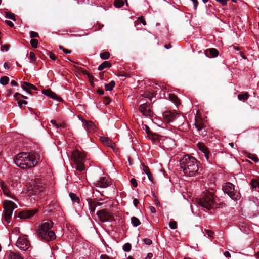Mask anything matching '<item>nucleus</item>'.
<instances>
[{
    "label": "nucleus",
    "instance_id": "nucleus-62",
    "mask_svg": "<svg viewBox=\"0 0 259 259\" xmlns=\"http://www.w3.org/2000/svg\"><path fill=\"white\" fill-rule=\"evenodd\" d=\"M100 258L101 259H111V258H110L108 256L105 254L101 255Z\"/></svg>",
    "mask_w": 259,
    "mask_h": 259
},
{
    "label": "nucleus",
    "instance_id": "nucleus-15",
    "mask_svg": "<svg viewBox=\"0 0 259 259\" xmlns=\"http://www.w3.org/2000/svg\"><path fill=\"white\" fill-rule=\"evenodd\" d=\"M95 185L96 187L106 188L109 185V182L107 180L106 177H102L95 183Z\"/></svg>",
    "mask_w": 259,
    "mask_h": 259
},
{
    "label": "nucleus",
    "instance_id": "nucleus-18",
    "mask_svg": "<svg viewBox=\"0 0 259 259\" xmlns=\"http://www.w3.org/2000/svg\"><path fill=\"white\" fill-rule=\"evenodd\" d=\"M100 140L102 142L106 145L107 146L111 148L112 149L114 148L115 143L113 142L110 139L108 138H106L104 137H102L100 138Z\"/></svg>",
    "mask_w": 259,
    "mask_h": 259
},
{
    "label": "nucleus",
    "instance_id": "nucleus-49",
    "mask_svg": "<svg viewBox=\"0 0 259 259\" xmlns=\"http://www.w3.org/2000/svg\"><path fill=\"white\" fill-rule=\"evenodd\" d=\"M217 2L221 4L222 6H226L227 4L228 1L229 0H215Z\"/></svg>",
    "mask_w": 259,
    "mask_h": 259
},
{
    "label": "nucleus",
    "instance_id": "nucleus-35",
    "mask_svg": "<svg viewBox=\"0 0 259 259\" xmlns=\"http://www.w3.org/2000/svg\"><path fill=\"white\" fill-rule=\"evenodd\" d=\"M76 164V169L79 171H82L85 168L84 165L83 164V162L75 163Z\"/></svg>",
    "mask_w": 259,
    "mask_h": 259
},
{
    "label": "nucleus",
    "instance_id": "nucleus-56",
    "mask_svg": "<svg viewBox=\"0 0 259 259\" xmlns=\"http://www.w3.org/2000/svg\"><path fill=\"white\" fill-rule=\"evenodd\" d=\"M145 130H146V132L147 134V136L150 135V134H151L152 133V132L150 131V128L148 126L145 125Z\"/></svg>",
    "mask_w": 259,
    "mask_h": 259
},
{
    "label": "nucleus",
    "instance_id": "nucleus-20",
    "mask_svg": "<svg viewBox=\"0 0 259 259\" xmlns=\"http://www.w3.org/2000/svg\"><path fill=\"white\" fill-rule=\"evenodd\" d=\"M148 137L156 144L158 143L159 140V135L158 134L152 132Z\"/></svg>",
    "mask_w": 259,
    "mask_h": 259
},
{
    "label": "nucleus",
    "instance_id": "nucleus-24",
    "mask_svg": "<svg viewBox=\"0 0 259 259\" xmlns=\"http://www.w3.org/2000/svg\"><path fill=\"white\" fill-rule=\"evenodd\" d=\"M111 66V64L108 61H104L100 64L98 67V70L99 71L103 70L105 68H110Z\"/></svg>",
    "mask_w": 259,
    "mask_h": 259
},
{
    "label": "nucleus",
    "instance_id": "nucleus-16",
    "mask_svg": "<svg viewBox=\"0 0 259 259\" xmlns=\"http://www.w3.org/2000/svg\"><path fill=\"white\" fill-rule=\"evenodd\" d=\"M21 87L24 90L30 94H31V90H37V88L34 85L27 82H24L22 83Z\"/></svg>",
    "mask_w": 259,
    "mask_h": 259
},
{
    "label": "nucleus",
    "instance_id": "nucleus-23",
    "mask_svg": "<svg viewBox=\"0 0 259 259\" xmlns=\"http://www.w3.org/2000/svg\"><path fill=\"white\" fill-rule=\"evenodd\" d=\"M1 187L5 195L12 198V197L10 195V191L8 188L5 185V183L3 182H1Z\"/></svg>",
    "mask_w": 259,
    "mask_h": 259
},
{
    "label": "nucleus",
    "instance_id": "nucleus-60",
    "mask_svg": "<svg viewBox=\"0 0 259 259\" xmlns=\"http://www.w3.org/2000/svg\"><path fill=\"white\" fill-rule=\"evenodd\" d=\"M133 203H134V206L137 207V205L139 203V201L138 199H134V200H133Z\"/></svg>",
    "mask_w": 259,
    "mask_h": 259
},
{
    "label": "nucleus",
    "instance_id": "nucleus-28",
    "mask_svg": "<svg viewBox=\"0 0 259 259\" xmlns=\"http://www.w3.org/2000/svg\"><path fill=\"white\" fill-rule=\"evenodd\" d=\"M115 85V83L114 81H111L109 83L105 85V89L106 91H111Z\"/></svg>",
    "mask_w": 259,
    "mask_h": 259
},
{
    "label": "nucleus",
    "instance_id": "nucleus-31",
    "mask_svg": "<svg viewBox=\"0 0 259 259\" xmlns=\"http://www.w3.org/2000/svg\"><path fill=\"white\" fill-rule=\"evenodd\" d=\"M69 196L73 202L79 203V199L75 194L71 192L69 193Z\"/></svg>",
    "mask_w": 259,
    "mask_h": 259
},
{
    "label": "nucleus",
    "instance_id": "nucleus-61",
    "mask_svg": "<svg viewBox=\"0 0 259 259\" xmlns=\"http://www.w3.org/2000/svg\"><path fill=\"white\" fill-rule=\"evenodd\" d=\"M51 123H52L57 128L59 127V124L56 123L55 120H51Z\"/></svg>",
    "mask_w": 259,
    "mask_h": 259
},
{
    "label": "nucleus",
    "instance_id": "nucleus-47",
    "mask_svg": "<svg viewBox=\"0 0 259 259\" xmlns=\"http://www.w3.org/2000/svg\"><path fill=\"white\" fill-rule=\"evenodd\" d=\"M48 54L49 56L50 59H52V60H56L57 58H56V56L54 54L51 53V52H48Z\"/></svg>",
    "mask_w": 259,
    "mask_h": 259
},
{
    "label": "nucleus",
    "instance_id": "nucleus-57",
    "mask_svg": "<svg viewBox=\"0 0 259 259\" xmlns=\"http://www.w3.org/2000/svg\"><path fill=\"white\" fill-rule=\"evenodd\" d=\"M191 1H192L193 3L194 9H196L198 4V2L197 0H191Z\"/></svg>",
    "mask_w": 259,
    "mask_h": 259
},
{
    "label": "nucleus",
    "instance_id": "nucleus-48",
    "mask_svg": "<svg viewBox=\"0 0 259 259\" xmlns=\"http://www.w3.org/2000/svg\"><path fill=\"white\" fill-rule=\"evenodd\" d=\"M142 166H143V170L144 171V172L146 174L148 173V172H150V170H149V167L145 165L144 164H143Z\"/></svg>",
    "mask_w": 259,
    "mask_h": 259
},
{
    "label": "nucleus",
    "instance_id": "nucleus-30",
    "mask_svg": "<svg viewBox=\"0 0 259 259\" xmlns=\"http://www.w3.org/2000/svg\"><path fill=\"white\" fill-rule=\"evenodd\" d=\"M195 126L199 132H200L203 128V124L201 121H198L196 119Z\"/></svg>",
    "mask_w": 259,
    "mask_h": 259
},
{
    "label": "nucleus",
    "instance_id": "nucleus-9",
    "mask_svg": "<svg viewBox=\"0 0 259 259\" xmlns=\"http://www.w3.org/2000/svg\"><path fill=\"white\" fill-rule=\"evenodd\" d=\"M37 212V209L26 210L18 212L17 217L21 219H27L33 216Z\"/></svg>",
    "mask_w": 259,
    "mask_h": 259
},
{
    "label": "nucleus",
    "instance_id": "nucleus-26",
    "mask_svg": "<svg viewBox=\"0 0 259 259\" xmlns=\"http://www.w3.org/2000/svg\"><path fill=\"white\" fill-rule=\"evenodd\" d=\"M169 99L175 104L179 103V100L178 97L174 94H170L169 95Z\"/></svg>",
    "mask_w": 259,
    "mask_h": 259
},
{
    "label": "nucleus",
    "instance_id": "nucleus-34",
    "mask_svg": "<svg viewBox=\"0 0 259 259\" xmlns=\"http://www.w3.org/2000/svg\"><path fill=\"white\" fill-rule=\"evenodd\" d=\"M5 13H6L5 17L6 18L12 19L14 21H16L15 15L14 13H12L11 12H5Z\"/></svg>",
    "mask_w": 259,
    "mask_h": 259
},
{
    "label": "nucleus",
    "instance_id": "nucleus-50",
    "mask_svg": "<svg viewBox=\"0 0 259 259\" xmlns=\"http://www.w3.org/2000/svg\"><path fill=\"white\" fill-rule=\"evenodd\" d=\"M130 182H131L132 185L133 186V187H137L138 183L137 182L135 178L131 179Z\"/></svg>",
    "mask_w": 259,
    "mask_h": 259
},
{
    "label": "nucleus",
    "instance_id": "nucleus-6",
    "mask_svg": "<svg viewBox=\"0 0 259 259\" xmlns=\"http://www.w3.org/2000/svg\"><path fill=\"white\" fill-rule=\"evenodd\" d=\"M223 190L234 200H239L241 197L240 193L235 189V186L230 182L225 183L223 187Z\"/></svg>",
    "mask_w": 259,
    "mask_h": 259
},
{
    "label": "nucleus",
    "instance_id": "nucleus-21",
    "mask_svg": "<svg viewBox=\"0 0 259 259\" xmlns=\"http://www.w3.org/2000/svg\"><path fill=\"white\" fill-rule=\"evenodd\" d=\"M8 259H23L18 253L10 251L8 254Z\"/></svg>",
    "mask_w": 259,
    "mask_h": 259
},
{
    "label": "nucleus",
    "instance_id": "nucleus-1",
    "mask_svg": "<svg viewBox=\"0 0 259 259\" xmlns=\"http://www.w3.org/2000/svg\"><path fill=\"white\" fill-rule=\"evenodd\" d=\"M39 155L36 153L22 152L17 154L14 158L15 163L19 167L25 169L36 165L39 159Z\"/></svg>",
    "mask_w": 259,
    "mask_h": 259
},
{
    "label": "nucleus",
    "instance_id": "nucleus-40",
    "mask_svg": "<svg viewBox=\"0 0 259 259\" xmlns=\"http://www.w3.org/2000/svg\"><path fill=\"white\" fill-rule=\"evenodd\" d=\"M75 67L80 72H81V73H82L84 75H88V74H89V73L86 70L84 69L83 68H82L80 67Z\"/></svg>",
    "mask_w": 259,
    "mask_h": 259
},
{
    "label": "nucleus",
    "instance_id": "nucleus-44",
    "mask_svg": "<svg viewBox=\"0 0 259 259\" xmlns=\"http://www.w3.org/2000/svg\"><path fill=\"white\" fill-rule=\"evenodd\" d=\"M18 106H19V107L20 108H21L22 107V104L26 105V104H27V102L26 101H23V100L18 99Z\"/></svg>",
    "mask_w": 259,
    "mask_h": 259
},
{
    "label": "nucleus",
    "instance_id": "nucleus-53",
    "mask_svg": "<svg viewBox=\"0 0 259 259\" xmlns=\"http://www.w3.org/2000/svg\"><path fill=\"white\" fill-rule=\"evenodd\" d=\"M5 23L7 24L8 26H9L10 27H14V24L13 23L9 20H6L5 21Z\"/></svg>",
    "mask_w": 259,
    "mask_h": 259
},
{
    "label": "nucleus",
    "instance_id": "nucleus-27",
    "mask_svg": "<svg viewBox=\"0 0 259 259\" xmlns=\"http://www.w3.org/2000/svg\"><path fill=\"white\" fill-rule=\"evenodd\" d=\"M131 221L132 224L135 227H137L141 224V222L139 221V220L136 217H133L131 218Z\"/></svg>",
    "mask_w": 259,
    "mask_h": 259
},
{
    "label": "nucleus",
    "instance_id": "nucleus-58",
    "mask_svg": "<svg viewBox=\"0 0 259 259\" xmlns=\"http://www.w3.org/2000/svg\"><path fill=\"white\" fill-rule=\"evenodd\" d=\"M146 175H147L149 180L151 182H153V178H152V174L150 172H149L146 174Z\"/></svg>",
    "mask_w": 259,
    "mask_h": 259
},
{
    "label": "nucleus",
    "instance_id": "nucleus-54",
    "mask_svg": "<svg viewBox=\"0 0 259 259\" xmlns=\"http://www.w3.org/2000/svg\"><path fill=\"white\" fill-rule=\"evenodd\" d=\"M138 19H139V20L140 21V22L144 25H146V21L145 20L144 17L143 16H141L140 17L138 18Z\"/></svg>",
    "mask_w": 259,
    "mask_h": 259
},
{
    "label": "nucleus",
    "instance_id": "nucleus-64",
    "mask_svg": "<svg viewBox=\"0 0 259 259\" xmlns=\"http://www.w3.org/2000/svg\"><path fill=\"white\" fill-rule=\"evenodd\" d=\"M224 254L226 257H231V254H230V252L228 251H225L224 252Z\"/></svg>",
    "mask_w": 259,
    "mask_h": 259
},
{
    "label": "nucleus",
    "instance_id": "nucleus-41",
    "mask_svg": "<svg viewBox=\"0 0 259 259\" xmlns=\"http://www.w3.org/2000/svg\"><path fill=\"white\" fill-rule=\"evenodd\" d=\"M169 227L172 229H175L177 227V223L176 221H170L169 223Z\"/></svg>",
    "mask_w": 259,
    "mask_h": 259
},
{
    "label": "nucleus",
    "instance_id": "nucleus-8",
    "mask_svg": "<svg viewBox=\"0 0 259 259\" xmlns=\"http://www.w3.org/2000/svg\"><path fill=\"white\" fill-rule=\"evenodd\" d=\"M16 245L22 250H27L30 247L29 241L23 237H19L16 242Z\"/></svg>",
    "mask_w": 259,
    "mask_h": 259
},
{
    "label": "nucleus",
    "instance_id": "nucleus-3",
    "mask_svg": "<svg viewBox=\"0 0 259 259\" xmlns=\"http://www.w3.org/2000/svg\"><path fill=\"white\" fill-rule=\"evenodd\" d=\"M53 223L50 220H46L42 223L37 230V235L42 240L49 242L54 240L56 236L55 232L51 230Z\"/></svg>",
    "mask_w": 259,
    "mask_h": 259
},
{
    "label": "nucleus",
    "instance_id": "nucleus-55",
    "mask_svg": "<svg viewBox=\"0 0 259 259\" xmlns=\"http://www.w3.org/2000/svg\"><path fill=\"white\" fill-rule=\"evenodd\" d=\"M118 75L119 76L127 77V74L123 71H119L118 73Z\"/></svg>",
    "mask_w": 259,
    "mask_h": 259
},
{
    "label": "nucleus",
    "instance_id": "nucleus-13",
    "mask_svg": "<svg viewBox=\"0 0 259 259\" xmlns=\"http://www.w3.org/2000/svg\"><path fill=\"white\" fill-rule=\"evenodd\" d=\"M42 93L44 95L50 97L51 98L57 100L58 101H63V99L61 98L58 97L55 93L52 92L50 89L44 90H42Z\"/></svg>",
    "mask_w": 259,
    "mask_h": 259
},
{
    "label": "nucleus",
    "instance_id": "nucleus-36",
    "mask_svg": "<svg viewBox=\"0 0 259 259\" xmlns=\"http://www.w3.org/2000/svg\"><path fill=\"white\" fill-rule=\"evenodd\" d=\"M29 58L31 60L30 62L34 63L36 60V57L33 52H30Z\"/></svg>",
    "mask_w": 259,
    "mask_h": 259
},
{
    "label": "nucleus",
    "instance_id": "nucleus-51",
    "mask_svg": "<svg viewBox=\"0 0 259 259\" xmlns=\"http://www.w3.org/2000/svg\"><path fill=\"white\" fill-rule=\"evenodd\" d=\"M143 241L144 242L145 244L148 245H150L152 243V240L149 239H147V238L144 239Z\"/></svg>",
    "mask_w": 259,
    "mask_h": 259
},
{
    "label": "nucleus",
    "instance_id": "nucleus-7",
    "mask_svg": "<svg viewBox=\"0 0 259 259\" xmlns=\"http://www.w3.org/2000/svg\"><path fill=\"white\" fill-rule=\"evenodd\" d=\"M97 215L99 218L100 221L102 222L115 221L113 215L104 209L97 211Z\"/></svg>",
    "mask_w": 259,
    "mask_h": 259
},
{
    "label": "nucleus",
    "instance_id": "nucleus-32",
    "mask_svg": "<svg viewBox=\"0 0 259 259\" xmlns=\"http://www.w3.org/2000/svg\"><path fill=\"white\" fill-rule=\"evenodd\" d=\"M9 81V78L7 76H3L0 78V83L3 85H6Z\"/></svg>",
    "mask_w": 259,
    "mask_h": 259
},
{
    "label": "nucleus",
    "instance_id": "nucleus-46",
    "mask_svg": "<svg viewBox=\"0 0 259 259\" xmlns=\"http://www.w3.org/2000/svg\"><path fill=\"white\" fill-rule=\"evenodd\" d=\"M59 49L60 50H62L64 52V53H65V54H70L71 52V50H69L64 48L63 47H62L61 46H59Z\"/></svg>",
    "mask_w": 259,
    "mask_h": 259
},
{
    "label": "nucleus",
    "instance_id": "nucleus-11",
    "mask_svg": "<svg viewBox=\"0 0 259 259\" xmlns=\"http://www.w3.org/2000/svg\"><path fill=\"white\" fill-rule=\"evenodd\" d=\"M165 121L169 123L172 122L175 119L179 118L177 117V114L174 112L167 111L165 112L163 114Z\"/></svg>",
    "mask_w": 259,
    "mask_h": 259
},
{
    "label": "nucleus",
    "instance_id": "nucleus-17",
    "mask_svg": "<svg viewBox=\"0 0 259 259\" xmlns=\"http://www.w3.org/2000/svg\"><path fill=\"white\" fill-rule=\"evenodd\" d=\"M205 54L208 57H216L219 55V51L215 48H210L205 51Z\"/></svg>",
    "mask_w": 259,
    "mask_h": 259
},
{
    "label": "nucleus",
    "instance_id": "nucleus-45",
    "mask_svg": "<svg viewBox=\"0 0 259 259\" xmlns=\"http://www.w3.org/2000/svg\"><path fill=\"white\" fill-rule=\"evenodd\" d=\"M103 103L105 104L108 105L110 102L111 99L108 97H103Z\"/></svg>",
    "mask_w": 259,
    "mask_h": 259
},
{
    "label": "nucleus",
    "instance_id": "nucleus-59",
    "mask_svg": "<svg viewBox=\"0 0 259 259\" xmlns=\"http://www.w3.org/2000/svg\"><path fill=\"white\" fill-rule=\"evenodd\" d=\"M22 95V94L19 93H16L14 95V97L15 98L16 100H18V97H21Z\"/></svg>",
    "mask_w": 259,
    "mask_h": 259
},
{
    "label": "nucleus",
    "instance_id": "nucleus-42",
    "mask_svg": "<svg viewBox=\"0 0 259 259\" xmlns=\"http://www.w3.org/2000/svg\"><path fill=\"white\" fill-rule=\"evenodd\" d=\"M30 36L32 39H34V38L39 37V34L36 32L30 31Z\"/></svg>",
    "mask_w": 259,
    "mask_h": 259
},
{
    "label": "nucleus",
    "instance_id": "nucleus-39",
    "mask_svg": "<svg viewBox=\"0 0 259 259\" xmlns=\"http://www.w3.org/2000/svg\"><path fill=\"white\" fill-rule=\"evenodd\" d=\"M30 42L32 47L34 48H37L38 42L37 40L36 39H31Z\"/></svg>",
    "mask_w": 259,
    "mask_h": 259
},
{
    "label": "nucleus",
    "instance_id": "nucleus-52",
    "mask_svg": "<svg viewBox=\"0 0 259 259\" xmlns=\"http://www.w3.org/2000/svg\"><path fill=\"white\" fill-rule=\"evenodd\" d=\"M205 231H206V234L209 237H212L213 236V235L214 234L213 232H212V231L209 230H205Z\"/></svg>",
    "mask_w": 259,
    "mask_h": 259
},
{
    "label": "nucleus",
    "instance_id": "nucleus-12",
    "mask_svg": "<svg viewBox=\"0 0 259 259\" xmlns=\"http://www.w3.org/2000/svg\"><path fill=\"white\" fill-rule=\"evenodd\" d=\"M139 110L145 116L150 115L151 110L150 109V103H146L139 106Z\"/></svg>",
    "mask_w": 259,
    "mask_h": 259
},
{
    "label": "nucleus",
    "instance_id": "nucleus-29",
    "mask_svg": "<svg viewBox=\"0 0 259 259\" xmlns=\"http://www.w3.org/2000/svg\"><path fill=\"white\" fill-rule=\"evenodd\" d=\"M110 53L108 52H103L101 53L100 54V56L101 59L103 60H107L110 57Z\"/></svg>",
    "mask_w": 259,
    "mask_h": 259
},
{
    "label": "nucleus",
    "instance_id": "nucleus-4",
    "mask_svg": "<svg viewBox=\"0 0 259 259\" xmlns=\"http://www.w3.org/2000/svg\"><path fill=\"white\" fill-rule=\"evenodd\" d=\"M3 216L4 220L7 223H9L13 213V210L17 207V205L14 202L11 200H5L3 202Z\"/></svg>",
    "mask_w": 259,
    "mask_h": 259
},
{
    "label": "nucleus",
    "instance_id": "nucleus-33",
    "mask_svg": "<svg viewBox=\"0 0 259 259\" xmlns=\"http://www.w3.org/2000/svg\"><path fill=\"white\" fill-rule=\"evenodd\" d=\"M114 4L116 8H121L123 6L124 2L123 0H115Z\"/></svg>",
    "mask_w": 259,
    "mask_h": 259
},
{
    "label": "nucleus",
    "instance_id": "nucleus-37",
    "mask_svg": "<svg viewBox=\"0 0 259 259\" xmlns=\"http://www.w3.org/2000/svg\"><path fill=\"white\" fill-rule=\"evenodd\" d=\"M247 157L249 159H251L252 160H253V161H254L255 162H257L259 161V159L258 158L256 155H253L249 153Z\"/></svg>",
    "mask_w": 259,
    "mask_h": 259
},
{
    "label": "nucleus",
    "instance_id": "nucleus-25",
    "mask_svg": "<svg viewBox=\"0 0 259 259\" xmlns=\"http://www.w3.org/2000/svg\"><path fill=\"white\" fill-rule=\"evenodd\" d=\"M249 96V95L248 92H245L242 94H239L238 95V98L240 101H245L247 100Z\"/></svg>",
    "mask_w": 259,
    "mask_h": 259
},
{
    "label": "nucleus",
    "instance_id": "nucleus-14",
    "mask_svg": "<svg viewBox=\"0 0 259 259\" xmlns=\"http://www.w3.org/2000/svg\"><path fill=\"white\" fill-rule=\"evenodd\" d=\"M197 146L198 148L204 154L206 158L208 160L210 152L207 147L203 143L201 142L198 143Z\"/></svg>",
    "mask_w": 259,
    "mask_h": 259
},
{
    "label": "nucleus",
    "instance_id": "nucleus-2",
    "mask_svg": "<svg viewBox=\"0 0 259 259\" xmlns=\"http://www.w3.org/2000/svg\"><path fill=\"white\" fill-rule=\"evenodd\" d=\"M181 168L184 174L189 177H194L198 173V161L194 157L185 155L180 160Z\"/></svg>",
    "mask_w": 259,
    "mask_h": 259
},
{
    "label": "nucleus",
    "instance_id": "nucleus-22",
    "mask_svg": "<svg viewBox=\"0 0 259 259\" xmlns=\"http://www.w3.org/2000/svg\"><path fill=\"white\" fill-rule=\"evenodd\" d=\"M89 205V208L91 212H94L96 209V202L89 198L87 199Z\"/></svg>",
    "mask_w": 259,
    "mask_h": 259
},
{
    "label": "nucleus",
    "instance_id": "nucleus-10",
    "mask_svg": "<svg viewBox=\"0 0 259 259\" xmlns=\"http://www.w3.org/2000/svg\"><path fill=\"white\" fill-rule=\"evenodd\" d=\"M84 155L79 150H76L72 153V158L75 163L83 162Z\"/></svg>",
    "mask_w": 259,
    "mask_h": 259
},
{
    "label": "nucleus",
    "instance_id": "nucleus-19",
    "mask_svg": "<svg viewBox=\"0 0 259 259\" xmlns=\"http://www.w3.org/2000/svg\"><path fill=\"white\" fill-rule=\"evenodd\" d=\"M83 126L88 131H93L95 130V125L94 123L91 121L82 120Z\"/></svg>",
    "mask_w": 259,
    "mask_h": 259
},
{
    "label": "nucleus",
    "instance_id": "nucleus-43",
    "mask_svg": "<svg viewBox=\"0 0 259 259\" xmlns=\"http://www.w3.org/2000/svg\"><path fill=\"white\" fill-rule=\"evenodd\" d=\"M252 187L253 188H255L259 186V182L255 180H252L251 182Z\"/></svg>",
    "mask_w": 259,
    "mask_h": 259
},
{
    "label": "nucleus",
    "instance_id": "nucleus-5",
    "mask_svg": "<svg viewBox=\"0 0 259 259\" xmlns=\"http://www.w3.org/2000/svg\"><path fill=\"white\" fill-rule=\"evenodd\" d=\"M198 203L201 206L210 210L214 204L213 195L210 192H207L201 196Z\"/></svg>",
    "mask_w": 259,
    "mask_h": 259
},
{
    "label": "nucleus",
    "instance_id": "nucleus-63",
    "mask_svg": "<svg viewBox=\"0 0 259 259\" xmlns=\"http://www.w3.org/2000/svg\"><path fill=\"white\" fill-rule=\"evenodd\" d=\"M153 256V254L151 253H149L147 254L145 259H151Z\"/></svg>",
    "mask_w": 259,
    "mask_h": 259
},
{
    "label": "nucleus",
    "instance_id": "nucleus-38",
    "mask_svg": "<svg viewBox=\"0 0 259 259\" xmlns=\"http://www.w3.org/2000/svg\"><path fill=\"white\" fill-rule=\"evenodd\" d=\"M131 245L129 243H126L123 246V250L124 251L128 252V251H130L131 250Z\"/></svg>",
    "mask_w": 259,
    "mask_h": 259
}]
</instances>
